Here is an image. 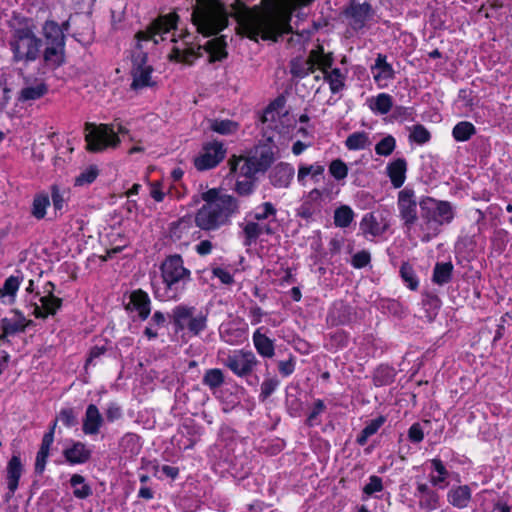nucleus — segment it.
<instances>
[{
  "mask_svg": "<svg viewBox=\"0 0 512 512\" xmlns=\"http://www.w3.org/2000/svg\"><path fill=\"white\" fill-rule=\"evenodd\" d=\"M262 207H263V212L255 213V215H254V219L255 220L262 221V220H266L270 216H275L276 215L277 211H276V208L273 206L272 203L265 202V203L262 204Z\"/></svg>",
  "mask_w": 512,
  "mask_h": 512,
  "instance_id": "63",
  "label": "nucleus"
},
{
  "mask_svg": "<svg viewBox=\"0 0 512 512\" xmlns=\"http://www.w3.org/2000/svg\"><path fill=\"white\" fill-rule=\"evenodd\" d=\"M225 46L226 43L222 38H214L206 42L204 48L210 54V62L221 61L227 57Z\"/></svg>",
  "mask_w": 512,
  "mask_h": 512,
  "instance_id": "34",
  "label": "nucleus"
},
{
  "mask_svg": "<svg viewBox=\"0 0 512 512\" xmlns=\"http://www.w3.org/2000/svg\"><path fill=\"white\" fill-rule=\"evenodd\" d=\"M210 129L221 135H229L236 132L239 128V124L235 121L224 119H213L210 120Z\"/></svg>",
  "mask_w": 512,
  "mask_h": 512,
  "instance_id": "37",
  "label": "nucleus"
},
{
  "mask_svg": "<svg viewBox=\"0 0 512 512\" xmlns=\"http://www.w3.org/2000/svg\"><path fill=\"white\" fill-rule=\"evenodd\" d=\"M258 360L252 351L238 350L229 354L224 365L238 377L250 375L257 366Z\"/></svg>",
  "mask_w": 512,
  "mask_h": 512,
  "instance_id": "13",
  "label": "nucleus"
},
{
  "mask_svg": "<svg viewBox=\"0 0 512 512\" xmlns=\"http://www.w3.org/2000/svg\"><path fill=\"white\" fill-rule=\"evenodd\" d=\"M202 382L211 390H215L224 384V374L222 370L218 368L208 369L203 376Z\"/></svg>",
  "mask_w": 512,
  "mask_h": 512,
  "instance_id": "40",
  "label": "nucleus"
},
{
  "mask_svg": "<svg viewBox=\"0 0 512 512\" xmlns=\"http://www.w3.org/2000/svg\"><path fill=\"white\" fill-rule=\"evenodd\" d=\"M160 271L167 292L171 293L168 295L169 298L177 296L179 283L185 284L191 279V272L184 267L182 256L179 254L167 256L160 265Z\"/></svg>",
  "mask_w": 512,
  "mask_h": 512,
  "instance_id": "10",
  "label": "nucleus"
},
{
  "mask_svg": "<svg viewBox=\"0 0 512 512\" xmlns=\"http://www.w3.org/2000/svg\"><path fill=\"white\" fill-rule=\"evenodd\" d=\"M51 199L53 207L56 211L63 209L65 203L64 191H61L56 184L51 186Z\"/></svg>",
  "mask_w": 512,
  "mask_h": 512,
  "instance_id": "59",
  "label": "nucleus"
},
{
  "mask_svg": "<svg viewBox=\"0 0 512 512\" xmlns=\"http://www.w3.org/2000/svg\"><path fill=\"white\" fill-rule=\"evenodd\" d=\"M324 76L323 79L328 82L332 93L336 94L345 87V75L339 68H334L331 71H322Z\"/></svg>",
  "mask_w": 512,
  "mask_h": 512,
  "instance_id": "33",
  "label": "nucleus"
},
{
  "mask_svg": "<svg viewBox=\"0 0 512 512\" xmlns=\"http://www.w3.org/2000/svg\"><path fill=\"white\" fill-rule=\"evenodd\" d=\"M393 106L392 97L386 93H380L370 105V108L380 114H387Z\"/></svg>",
  "mask_w": 512,
  "mask_h": 512,
  "instance_id": "44",
  "label": "nucleus"
},
{
  "mask_svg": "<svg viewBox=\"0 0 512 512\" xmlns=\"http://www.w3.org/2000/svg\"><path fill=\"white\" fill-rule=\"evenodd\" d=\"M6 472V479L9 490L6 499L9 500L14 495L15 491L18 488L19 479L23 472V465L18 455H13L11 459L8 461Z\"/></svg>",
  "mask_w": 512,
  "mask_h": 512,
  "instance_id": "21",
  "label": "nucleus"
},
{
  "mask_svg": "<svg viewBox=\"0 0 512 512\" xmlns=\"http://www.w3.org/2000/svg\"><path fill=\"white\" fill-rule=\"evenodd\" d=\"M42 40L38 38L32 27L25 20L13 28L10 47L17 61H34L38 58Z\"/></svg>",
  "mask_w": 512,
  "mask_h": 512,
  "instance_id": "7",
  "label": "nucleus"
},
{
  "mask_svg": "<svg viewBox=\"0 0 512 512\" xmlns=\"http://www.w3.org/2000/svg\"><path fill=\"white\" fill-rule=\"evenodd\" d=\"M431 463L434 470L438 472L439 475L438 477L433 476L431 478V482L433 483V485H438L440 482L445 481V479L448 476V471L440 459H433Z\"/></svg>",
  "mask_w": 512,
  "mask_h": 512,
  "instance_id": "57",
  "label": "nucleus"
},
{
  "mask_svg": "<svg viewBox=\"0 0 512 512\" xmlns=\"http://www.w3.org/2000/svg\"><path fill=\"white\" fill-rule=\"evenodd\" d=\"M326 409V406L324 404V402L320 399H318L315 403H314V406H313V409L312 411L309 413L307 419H306V424L309 426V427H312V426H315V425H318L319 424V421H318V416L323 413Z\"/></svg>",
  "mask_w": 512,
  "mask_h": 512,
  "instance_id": "56",
  "label": "nucleus"
},
{
  "mask_svg": "<svg viewBox=\"0 0 512 512\" xmlns=\"http://www.w3.org/2000/svg\"><path fill=\"white\" fill-rule=\"evenodd\" d=\"M409 138L417 144L422 145L430 140L431 135L423 125L417 124L413 127Z\"/></svg>",
  "mask_w": 512,
  "mask_h": 512,
  "instance_id": "52",
  "label": "nucleus"
},
{
  "mask_svg": "<svg viewBox=\"0 0 512 512\" xmlns=\"http://www.w3.org/2000/svg\"><path fill=\"white\" fill-rule=\"evenodd\" d=\"M295 170L289 163L280 162L269 173L270 183L276 188H287L294 178Z\"/></svg>",
  "mask_w": 512,
  "mask_h": 512,
  "instance_id": "20",
  "label": "nucleus"
},
{
  "mask_svg": "<svg viewBox=\"0 0 512 512\" xmlns=\"http://www.w3.org/2000/svg\"><path fill=\"white\" fill-rule=\"evenodd\" d=\"M372 5L368 2L355 3L352 2L345 10L347 17L351 18L354 29H361L365 23L373 16Z\"/></svg>",
  "mask_w": 512,
  "mask_h": 512,
  "instance_id": "18",
  "label": "nucleus"
},
{
  "mask_svg": "<svg viewBox=\"0 0 512 512\" xmlns=\"http://www.w3.org/2000/svg\"><path fill=\"white\" fill-rule=\"evenodd\" d=\"M85 141L87 150L91 152H101L107 147H116L120 143V139L113 127L107 124L95 125L86 123Z\"/></svg>",
  "mask_w": 512,
  "mask_h": 512,
  "instance_id": "12",
  "label": "nucleus"
},
{
  "mask_svg": "<svg viewBox=\"0 0 512 512\" xmlns=\"http://www.w3.org/2000/svg\"><path fill=\"white\" fill-rule=\"evenodd\" d=\"M196 308L193 306L178 305L172 311L173 324L176 330L187 329L194 336L199 335L207 328L208 313L200 311L195 314Z\"/></svg>",
  "mask_w": 512,
  "mask_h": 512,
  "instance_id": "11",
  "label": "nucleus"
},
{
  "mask_svg": "<svg viewBox=\"0 0 512 512\" xmlns=\"http://www.w3.org/2000/svg\"><path fill=\"white\" fill-rule=\"evenodd\" d=\"M388 228L387 224H381L373 213L364 215L360 222V229L364 236L377 237L382 235Z\"/></svg>",
  "mask_w": 512,
  "mask_h": 512,
  "instance_id": "28",
  "label": "nucleus"
},
{
  "mask_svg": "<svg viewBox=\"0 0 512 512\" xmlns=\"http://www.w3.org/2000/svg\"><path fill=\"white\" fill-rule=\"evenodd\" d=\"M205 204L195 214V224L204 231H215L228 225L233 215L239 211L238 200L228 194H221L217 189L202 193Z\"/></svg>",
  "mask_w": 512,
  "mask_h": 512,
  "instance_id": "2",
  "label": "nucleus"
},
{
  "mask_svg": "<svg viewBox=\"0 0 512 512\" xmlns=\"http://www.w3.org/2000/svg\"><path fill=\"white\" fill-rule=\"evenodd\" d=\"M330 340H331L332 345H334L335 347L343 348L348 345L349 336L345 331L337 330L331 334Z\"/></svg>",
  "mask_w": 512,
  "mask_h": 512,
  "instance_id": "61",
  "label": "nucleus"
},
{
  "mask_svg": "<svg viewBox=\"0 0 512 512\" xmlns=\"http://www.w3.org/2000/svg\"><path fill=\"white\" fill-rule=\"evenodd\" d=\"M408 438L413 443H419L424 438L422 427L419 423H414L408 430Z\"/></svg>",
  "mask_w": 512,
  "mask_h": 512,
  "instance_id": "64",
  "label": "nucleus"
},
{
  "mask_svg": "<svg viewBox=\"0 0 512 512\" xmlns=\"http://www.w3.org/2000/svg\"><path fill=\"white\" fill-rule=\"evenodd\" d=\"M253 343L257 352L266 358L274 356V343L265 334L260 332V329L256 330L253 334Z\"/></svg>",
  "mask_w": 512,
  "mask_h": 512,
  "instance_id": "30",
  "label": "nucleus"
},
{
  "mask_svg": "<svg viewBox=\"0 0 512 512\" xmlns=\"http://www.w3.org/2000/svg\"><path fill=\"white\" fill-rule=\"evenodd\" d=\"M345 145L349 150H361L369 147L371 141L366 132H354L346 138Z\"/></svg>",
  "mask_w": 512,
  "mask_h": 512,
  "instance_id": "36",
  "label": "nucleus"
},
{
  "mask_svg": "<svg viewBox=\"0 0 512 512\" xmlns=\"http://www.w3.org/2000/svg\"><path fill=\"white\" fill-rule=\"evenodd\" d=\"M383 490L382 479L379 476L373 475L369 478V482L364 486L363 492L367 495H372L375 492Z\"/></svg>",
  "mask_w": 512,
  "mask_h": 512,
  "instance_id": "60",
  "label": "nucleus"
},
{
  "mask_svg": "<svg viewBox=\"0 0 512 512\" xmlns=\"http://www.w3.org/2000/svg\"><path fill=\"white\" fill-rule=\"evenodd\" d=\"M186 47L179 48L173 47L171 53L169 54V59L176 62H182L185 64H192L195 59L201 56V46L199 45L195 48L192 45H188L185 43Z\"/></svg>",
  "mask_w": 512,
  "mask_h": 512,
  "instance_id": "25",
  "label": "nucleus"
},
{
  "mask_svg": "<svg viewBox=\"0 0 512 512\" xmlns=\"http://www.w3.org/2000/svg\"><path fill=\"white\" fill-rule=\"evenodd\" d=\"M449 502L458 508H465L471 499V490L467 485L458 486L448 494Z\"/></svg>",
  "mask_w": 512,
  "mask_h": 512,
  "instance_id": "32",
  "label": "nucleus"
},
{
  "mask_svg": "<svg viewBox=\"0 0 512 512\" xmlns=\"http://www.w3.org/2000/svg\"><path fill=\"white\" fill-rule=\"evenodd\" d=\"M386 418L382 415L378 416L377 418L371 420L363 429L365 434H368L369 436L374 435L379 428L385 423Z\"/></svg>",
  "mask_w": 512,
  "mask_h": 512,
  "instance_id": "62",
  "label": "nucleus"
},
{
  "mask_svg": "<svg viewBox=\"0 0 512 512\" xmlns=\"http://www.w3.org/2000/svg\"><path fill=\"white\" fill-rule=\"evenodd\" d=\"M46 47L43 53L44 62L53 68L65 62V35L55 21H46L43 25Z\"/></svg>",
  "mask_w": 512,
  "mask_h": 512,
  "instance_id": "9",
  "label": "nucleus"
},
{
  "mask_svg": "<svg viewBox=\"0 0 512 512\" xmlns=\"http://www.w3.org/2000/svg\"><path fill=\"white\" fill-rule=\"evenodd\" d=\"M263 233V226L257 222H247L242 226V234L244 236V246L249 247L257 241Z\"/></svg>",
  "mask_w": 512,
  "mask_h": 512,
  "instance_id": "35",
  "label": "nucleus"
},
{
  "mask_svg": "<svg viewBox=\"0 0 512 512\" xmlns=\"http://www.w3.org/2000/svg\"><path fill=\"white\" fill-rule=\"evenodd\" d=\"M150 298L141 289L133 291L129 296V302L125 305L127 311H137L141 320L147 319L150 314Z\"/></svg>",
  "mask_w": 512,
  "mask_h": 512,
  "instance_id": "19",
  "label": "nucleus"
},
{
  "mask_svg": "<svg viewBox=\"0 0 512 512\" xmlns=\"http://www.w3.org/2000/svg\"><path fill=\"white\" fill-rule=\"evenodd\" d=\"M274 151L269 144H259L254 146L247 155H241L238 158L229 161L232 171H239V176L244 178H254L257 173L265 172L274 162Z\"/></svg>",
  "mask_w": 512,
  "mask_h": 512,
  "instance_id": "5",
  "label": "nucleus"
},
{
  "mask_svg": "<svg viewBox=\"0 0 512 512\" xmlns=\"http://www.w3.org/2000/svg\"><path fill=\"white\" fill-rule=\"evenodd\" d=\"M333 63V53H325L323 46L318 45L309 52L307 58L297 56L290 60V74L294 78L303 79L310 73L315 72L316 68H319L321 71L330 69Z\"/></svg>",
  "mask_w": 512,
  "mask_h": 512,
  "instance_id": "8",
  "label": "nucleus"
},
{
  "mask_svg": "<svg viewBox=\"0 0 512 512\" xmlns=\"http://www.w3.org/2000/svg\"><path fill=\"white\" fill-rule=\"evenodd\" d=\"M354 219L353 210L347 206L342 205L334 211V224L336 227L346 228Z\"/></svg>",
  "mask_w": 512,
  "mask_h": 512,
  "instance_id": "39",
  "label": "nucleus"
},
{
  "mask_svg": "<svg viewBox=\"0 0 512 512\" xmlns=\"http://www.w3.org/2000/svg\"><path fill=\"white\" fill-rule=\"evenodd\" d=\"M476 133L474 125L468 121H461L453 128L452 135L456 141L469 140Z\"/></svg>",
  "mask_w": 512,
  "mask_h": 512,
  "instance_id": "38",
  "label": "nucleus"
},
{
  "mask_svg": "<svg viewBox=\"0 0 512 512\" xmlns=\"http://www.w3.org/2000/svg\"><path fill=\"white\" fill-rule=\"evenodd\" d=\"M48 93V86L43 81H35L33 85L23 87L18 94V101L32 102L38 100Z\"/></svg>",
  "mask_w": 512,
  "mask_h": 512,
  "instance_id": "27",
  "label": "nucleus"
},
{
  "mask_svg": "<svg viewBox=\"0 0 512 512\" xmlns=\"http://www.w3.org/2000/svg\"><path fill=\"white\" fill-rule=\"evenodd\" d=\"M280 381L277 377L267 378L261 384V392L259 394V399L264 402L267 398H269L272 393L279 386Z\"/></svg>",
  "mask_w": 512,
  "mask_h": 512,
  "instance_id": "49",
  "label": "nucleus"
},
{
  "mask_svg": "<svg viewBox=\"0 0 512 512\" xmlns=\"http://www.w3.org/2000/svg\"><path fill=\"white\" fill-rule=\"evenodd\" d=\"M21 279L18 276H10L8 277L3 286L0 288V298H3L5 296L10 297L12 300L14 299L16 292L19 289Z\"/></svg>",
  "mask_w": 512,
  "mask_h": 512,
  "instance_id": "43",
  "label": "nucleus"
},
{
  "mask_svg": "<svg viewBox=\"0 0 512 512\" xmlns=\"http://www.w3.org/2000/svg\"><path fill=\"white\" fill-rule=\"evenodd\" d=\"M104 422L103 416L94 404H89L86 408L83 419L82 430L87 435H96Z\"/></svg>",
  "mask_w": 512,
  "mask_h": 512,
  "instance_id": "23",
  "label": "nucleus"
},
{
  "mask_svg": "<svg viewBox=\"0 0 512 512\" xmlns=\"http://www.w3.org/2000/svg\"><path fill=\"white\" fill-rule=\"evenodd\" d=\"M396 141L393 136L388 135L381 139L375 146V152L381 156H389L395 149Z\"/></svg>",
  "mask_w": 512,
  "mask_h": 512,
  "instance_id": "47",
  "label": "nucleus"
},
{
  "mask_svg": "<svg viewBox=\"0 0 512 512\" xmlns=\"http://www.w3.org/2000/svg\"><path fill=\"white\" fill-rule=\"evenodd\" d=\"M329 172L336 180H343L347 177L348 167L341 159H335L329 165Z\"/></svg>",
  "mask_w": 512,
  "mask_h": 512,
  "instance_id": "51",
  "label": "nucleus"
},
{
  "mask_svg": "<svg viewBox=\"0 0 512 512\" xmlns=\"http://www.w3.org/2000/svg\"><path fill=\"white\" fill-rule=\"evenodd\" d=\"M419 208L426 230L434 235H438L444 225L451 224L455 217V207L449 201L424 196L419 200Z\"/></svg>",
  "mask_w": 512,
  "mask_h": 512,
  "instance_id": "6",
  "label": "nucleus"
},
{
  "mask_svg": "<svg viewBox=\"0 0 512 512\" xmlns=\"http://www.w3.org/2000/svg\"><path fill=\"white\" fill-rule=\"evenodd\" d=\"M453 264L451 262H438L436 263L432 281L437 285H444L451 281L453 273Z\"/></svg>",
  "mask_w": 512,
  "mask_h": 512,
  "instance_id": "31",
  "label": "nucleus"
},
{
  "mask_svg": "<svg viewBox=\"0 0 512 512\" xmlns=\"http://www.w3.org/2000/svg\"><path fill=\"white\" fill-rule=\"evenodd\" d=\"M97 176H98V169H97V167L96 166H90L88 169H86L85 171L81 172L75 178L74 185L75 186L89 185L92 182H94V180L97 178Z\"/></svg>",
  "mask_w": 512,
  "mask_h": 512,
  "instance_id": "48",
  "label": "nucleus"
},
{
  "mask_svg": "<svg viewBox=\"0 0 512 512\" xmlns=\"http://www.w3.org/2000/svg\"><path fill=\"white\" fill-rule=\"evenodd\" d=\"M371 261V255L368 251L362 250L353 255L351 264L354 268L361 269L366 267Z\"/></svg>",
  "mask_w": 512,
  "mask_h": 512,
  "instance_id": "58",
  "label": "nucleus"
},
{
  "mask_svg": "<svg viewBox=\"0 0 512 512\" xmlns=\"http://www.w3.org/2000/svg\"><path fill=\"white\" fill-rule=\"evenodd\" d=\"M191 19L204 36L217 34L228 25V12L223 0H196Z\"/></svg>",
  "mask_w": 512,
  "mask_h": 512,
  "instance_id": "4",
  "label": "nucleus"
},
{
  "mask_svg": "<svg viewBox=\"0 0 512 512\" xmlns=\"http://www.w3.org/2000/svg\"><path fill=\"white\" fill-rule=\"evenodd\" d=\"M372 69L380 70V73L378 75H375L376 80H378L380 77H383L385 79L393 77L394 72L392 66L386 62L385 55L378 54L375 60V65L372 67Z\"/></svg>",
  "mask_w": 512,
  "mask_h": 512,
  "instance_id": "45",
  "label": "nucleus"
},
{
  "mask_svg": "<svg viewBox=\"0 0 512 512\" xmlns=\"http://www.w3.org/2000/svg\"><path fill=\"white\" fill-rule=\"evenodd\" d=\"M255 188L254 178H245L244 180H237L235 184V191L240 196H249L253 193Z\"/></svg>",
  "mask_w": 512,
  "mask_h": 512,
  "instance_id": "53",
  "label": "nucleus"
},
{
  "mask_svg": "<svg viewBox=\"0 0 512 512\" xmlns=\"http://www.w3.org/2000/svg\"><path fill=\"white\" fill-rule=\"evenodd\" d=\"M400 276L409 289L416 290L418 288V278L412 265H410L408 262L402 263L400 267Z\"/></svg>",
  "mask_w": 512,
  "mask_h": 512,
  "instance_id": "42",
  "label": "nucleus"
},
{
  "mask_svg": "<svg viewBox=\"0 0 512 512\" xmlns=\"http://www.w3.org/2000/svg\"><path fill=\"white\" fill-rule=\"evenodd\" d=\"M58 420L66 427H74L78 424L77 413L73 408H64L59 412Z\"/></svg>",
  "mask_w": 512,
  "mask_h": 512,
  "instance_id": "55",
  "label": "nucleus"
},
{
  "mask_svg": "<svg viewBox=\"0 0 512 512\" xmlns=\"http://www.w3.org/2000/svg\"><path fill=\"white\" fill-rule=\"evenodd\" d=\"M407 162L403 158H398L388 164L387 174L394 188H400L406 179Z\"/></svg>",
  "mask_w": 512,
  "mask_h": 512,
  "instance_id": "26",
  "label": "nucleus"
},
{
  "mask_svg": "<svg viewBox=\"0 0 512 512\" xmlns=\"http://www.w3.org/2000/svg\"><path fill=\"white\" fill-rule=\"evenodd\" d=\"M417 202L414 190L404 188L398 193V210L403 225L410 230L418 221Z\"/></svg>",
  "mask_w": 512,
  "mask_h": 512,
  "instance_id": "14",
  "label": "nucleus"
},
{
  "mask_svg": "<svg viewBox=\"0 0 512 512\" xmlns=\"http://www.w3.org/2000/svg\"><path fill=\"white\" fill-rule=\"evenodd\" d=\"M63 456L72 465L83 464L90 460L91 450L84 443L77 441L63 451Z\"/></svg>",
  "mask_w": 512,
  "mask_h": 512,
  "instance_id": "24",
  "label": "nucleus"
},
{
  "mask_svg": "<svg viewBox=\"0 0 512 512\" xmlns=\"http://www.w3.org/2000/svg\"><path fill=\"white\" fill-rule=\"evenodd\" d=\"M190 226L189 219L181 218L176 222L170 224L169 233L170 237L179 240L182 237L183 230H187Z\"/></svg>",
  "mask_w": 512,
  "mask_h": 512,
  "instance_id": "54",
  "label": "nucleus"
},
{
  "mask_svg": "<svg viewBox=\"0 0 512 512\" xmlns=\"http://www.w3.org/2000/svg\"><path fill=\"white\" fill-rule=\"evenodd\" d=\"M242 23L251 39L261 36L264 40L277 42L283 34L292 32L290 16L274 9L261 11L257 7L245 8Z\"/></svg>",
  "mask_w": 512,
  "mask_h": 512,
  "instance_id": "3",
  "label": "nucleus"
},
{
  "mask_svg": "<svg viewBox=\"0 0 512 512\" xmlns=\"http://www.w3.org/2000/svg\"><path fill=\"white\" fill-rule=\"evenodd\" d=\"M51 445L48 444V441L45 443H41L40 449L37 452L36 461H35V473L42 474L45 470L47 458L49 456Z\"/></svg>",
  "mask_w": 512,
  "mask_h": 512,
  "instance_id": "46",
  "label": "nucleus"
},
{
  "mask_svg": "<svg viewBox=\"0 0 512 512\" xmlns=\"http://www.w3.org/2000/svg\"><path fill=\"white\" fill-rule=\"evenodd\" d=\"M226 149L218 141L208 142L203 146V152L194 159V165L199 171L216 167L224 158Z\"/></svg>",
  "mask_w": 512,
  "mask_h": 512,
  "instance_id": "15",
  "label": "nucleus"
},
{
  "mask_svg": "<svg viewBox=\"0 0 512 512\" xmlns=\"http://www.w3.org/2000/svg\"><path fill=\"white\" fill-rule=\"evenodd\" d=\"M50 205L49 196L45 193L37 194L32 204V215L36 219H43L46 215V209Z\"/></svg>",
  "mask_w": 512,
  "mask_h": 512,
  "instance_id": "41",
  "label": "nucleus"
},
{
  "mask_svg": "<svg viewBox=\"0 0 512 512\" xmlns=\"http://www.w3.org/2000/svg\"><path fill=\"white\" fill-rule=\"evenodd\" d=\"M324 167L322 165H302L299 167L297 179L300 183L304 182V179L311 175L312 177H316L318 175L323 174Z\"/></svg>",
  "mask_w": 512,
  "mask_h": 512,
  "instance_id": "50",
  "label": "nucleus"
},
{
  "mask_svg": "<svg viewBox=\"0 0 512 512\" xmlns=\"http://www.w3.org/2000/svg\"><path fill=\"white\" fill-rule=\"evenodd\" d=\"M286 103L284 95H279L275 98L263 111L260 117L262 124H267V128H276V121L280 118L281 111L283 110Z\"/></svg>",
  "mask_w": 512,
  "mask_h": 512,
  "instance_id": "22",
  "label": "nucleus"
},
{
  "mask_svg": "<svg viewBox=\"0 0 512 512\" xmlns=\"http://www.w3.org/2000/svg\"><path fill=\"white\" fill-rule=\"evenodd\" d=\"M178 19L179 16L175 12L161 15L153 20L145 30H140L136 33L135 38L137 43L132 52V89L136 90L155 85L151 80L153 67L147 64L148 56L142 42L152 41L153 46L157 45L160 40L164 39L162 37L163 34L176 28Z\"/></svg>",
  "mask_w": 512,
  "mask_h": 512,
  "instance_id": "1",
  "label": "nucleus"
},
{
  "mask_svg": "<svg viewBox=\"0 0 512 512\" xmlns=\"http://www.w3.org/2000/svg\"><path fill=\"white\" fill-rule=\"evenodd\" d=\"M14 314H15V317H13V318H3L1 320V329L3 331V334L0 335V342L4 341L8 335H15L18 333L25 332L24 325H23L24 315L18 310H15ZM8 359H9L8 353H6L5 351H1L0 374L3 372L4 368L6 367Z\"/></svg>",
  "mask_w": 512,
  "mask_h": 512,
  "instance_id": "16",
  "label": "nucleus"
},
{
  "mask_svg": "<svg viewBox=\"0 0 512 512\" xmlns=\"http://www.w3.org/2000/svg\"><path fill=\"white\" fill-rule=\"evenodd\" d=\"M54 284L48 282L45 286L46 296L39 298L41 305L34 304L33 315L36 318H47L48 315H55L62 306V299L53 295Z\"/></svg>",
  "mask_w": 512,
  "mask_h": 512,
  "instance_id": "17",
  "label": "nucleus"
},
{
  "mask_svg": "<svg viewBox=\"0 0 512 512\" xmlns=\"http://www.w3.org/2000/svg\"><path fill=\"white\" fill-rule=\"evenodd\" d=\"M417 496L419 498V505L426 510H434L438 507V494L430 489L427 484H418Z\"/></svg>",
  "mask_w": 512,
  "mask_h": 512,
  "instance_id": "29",
  "label": "nucleus"
}]
</instances>
